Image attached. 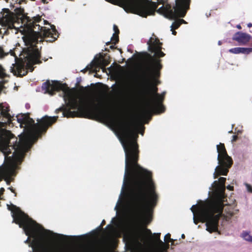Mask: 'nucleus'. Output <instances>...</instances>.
<instances>
[{"label": "nucleus", "instance_id": "obj_3", "mask_svg": "<svg viewBox=\"0 0 252 252\" xmlns=\"http://www.w3.org/2000/svg\"><path fill=\"white\" fill-rule=\"evenodd\" d=\"M7 208L11 212L13 222L18 224L20 227L23 228L26 235L28 236L25 243L28 244L29 246L32 248V251L30 252H40L39 250L45 248L46 244L51 240L52 235L64 236L44 229L19 207L13 204L7 205Z\"/></svg>", "mask_w": 252, "mask_h": 252}, {"label": "nucleus", "instance_id": "obj_5", "mask_svg": "<svg viewBox=\"0 0 252 252\" xmlns=\"http://www.w3.org/2000/svg\"><path fill=\"white\" fill-rule=\"evenodd\" d=\"M148 50L154 55L152 56L147 52L144 53L146 73L144 82L146 84H150L151 79L155 80L160 76V70L162 67L161 60L159 58L163 57L165 54L162 52V43L157 37H150L147 42Z\"/></svg>", "mask_w": 252, "mask_h": 252}, {"label": "nucleus", "instance_id": "obj_48", "mask_svg": "<svg viewBox=\"0 0 252 252\" xmlns=\"http://www.w3.org/2000/svg\"><path fill=\"white\" fill-rule=\"evenodd\" d=\"M229 133H232V132H233V131H232V130H231V131H229Z\"/></svg>", "mask_w": 252, "mask_h": 252}, {"label": "nucleus", "instance_id": "obj_33", "mask_svg": "<svg viewBox=\"0 0 252 252\" xmlns=\"http://www.w3.org/2000/svg\"><path fill=\"white\" fill-rule=\"evenodd\" d=\"M226 188L229 190H233V189H234L233 186H230V185L227 186Z\"/></svg>", "mask_w": 252, "mask_h": 252}, {"label": "nucleus", "instance_id": "obj_8", "mask_svg": "<svg viewBox=\"0 0 252 252\" xmlns=\"http://www.w3.org/2000/svg\"><path fill=\"white\" fill-rule=\"evenodd\" d=\"M17 119L18 122L21 125L27 126L33 124L31 126V132L33 138L37 140L41 138L42 135L46 132L48 128L57 122L58 116H45L41 119L37 120V123L36 124L34 123V121L30 117L29 114L18 115L17 116Z\"/></svg>", "mask_w": 252, "mask_h": 252}, {"label": "nucleus", "instance_id": "obj_6", "mask_svg": "<svg viewBox=\"0 0 252 252\" xmlns=\"http://www.w3.org/2000/svg\"><path fill=\"white\" fill-rule=\"evenodd\" d=\"M175 5L172 7L171 4L165 3L163 0L156 2L158 6L155 12L163 15L164 17L171 20H175L171 26V30H176L181 25L177 19L184 17L187 11L189 9L191 0H175ZM155 13V12H154ZM155 15V13L151 15Z\"/></svg>", "mask_w": 252, "mask_h": 252}, {"label": "nucleus", "instance_id": "obj_50", "mask_svg": "<svg viewBox=\"0 0 252 252\" xmlns=\"http://www.w3.org/2000/svg\"><path fill=\"white\" fill-rule=\"evenodd\" d=\"M109 226H111L110 225H108L107 227H108Z\"/></svg>", "mask_w": 252, "mask_h": 252}, {"label": "nucleus", "instance_id": "obj_37", "mask_svg": "<svg viewBox=\"0 0 252 252\" xmlns=\"http://www.w3.org/2000/svg\"><path fill=\"white\" fill-rule=\"evenodd\" d=\"M146 231H147L148 233H149V235H152V232H151V231L150 229H146Z\"/></svg>", "mask_w": 252, "mask_h": 252}, {"label": "nucleus", "instance_id": "obj_47", "mask_svg": "<svg viewBox=\"0 0 252 252\" xmlns=\"http://www.w3.org/2000/svg\"><path fill=\"white\" fill-rule=\"evenodd\" d=\"M218 44H219V45H221V42L220 41H219V42H218Z\"/></svg>", "mask_w": 252, "mask_h": 252}, {"label": "nucleus", "instance_id": "obj_12", "mask_svg": "<svg viewBox=\"0 0 252 252\" xmlns=\"http://www.w3.org/2000/svg\"><path fill=\"white\" fill-rule=\"evenodd\" d=\"M6 12L2 15L0 20V23L2 26L7 27V29H15L14 24L19 23L25 17L24 9L22 8H17L15 9V13L11 12L8 9H5Z\"/></svg>", "mask_w": 252, "mask_h": 252}, {"label": "nucleus", "instance_id": "obj_19", "mask_svg": "<svg viewBox=\"0 0 252 252\" xmlns=\"http://www.w3.org/2000/svg\"><path fill=\"white\" fill-rule=\"evenodd\" d=\"M109 63V62L108 61L104 59L97 58L93 63V65L95 67L100 66L102 69H104L105 67L108 65Z\"/></svg>", "mask_w": 252, "mask_h": 252}, {"label": "nucleus", "instance_id": "obj_30", "mask_svg": "<svg viewBox=\"0 0 252 252\" xmlns=\"http://www.w3.org/2000/svg\"><path fill=\"white\" fill-rule=\"evenodd\" d=\"M238 138V137L237 135H234L232 136V140H231V141L232 143L236 141L237 140Z\"/></svg>", "mask_w": 252, "mask_h": 252}, {"label": "nucleus", "instance_id": "obj_45", "mask_svg": "<svg viewBox=\"0 0 252 252\" xmlns=\"http://www.w3.org/2000/svg\"><path fill=\"white\" fill-rule=\"evenodd\" d=\"M42 1L44 3H47V2H46V0H42Z\"/></svg>", "mask_w": 252, "mask_h": 252}, {"label": "nucleus", "instance_id": "obj_46", "mask_svg": "<svg viewBox=\"0 0 252 252\" xmlns=\"http://www.w3.org/2000/svg\"><path fill=\"white\" fill-rule=\"evenodd\" d=\"M105 51H108V52L109 51V49H107V48H106L105 49Z\"/></svg>", "mask_w": 252, "mask_h": 252}, {"label": "nucleus", "instance_id": "obj_2", "mask_svg": "<svg viewBox=\"0 0 252 252\" xmlns=\"http://www.w3.org/2000/svg\"><path fill=\"white\" fill-rule=\"evenodd\" d=\"M190 210L193 214L194 223L197 224L200 221L206 222V230L210 233L218 231L219 221L221 217L228 221L239 212L233 206L226 205L222 213L223 205L220 197L194 205Z\"/></svg>", "mask_w": 252, "mask_h": 252}, {"label": "nucleus", "instance_id": "obj_7", "mask_svg": "<svg viewBox=\"0 0 252 252\" xmlns=\"http://www.w3.org/2000/svg\"><path fill=\"white\" fill-rule=\"evenodd\" d=\"M112 4L119 3L127 13L146 18L154 13L158 4L149 0H106Z\"/></svg>", "mask_w": 252, "mask_h": 252}, {"label": "nucleus", "instance_id": "obj_29", "mask_svg": "<svg viewBox=\"0 0 252 252\" xmlns=\"http://www.w3.org/2000/svg\"><path fill=\"white\" fill-rule=\"evenodd\" d=\"M246 187H247V190L251 192V193H252V187L248 184H246Z\"/></svg>", "mask_w": 252, "mask_h": 252}, {"label": "nucleus", "instance_id": "obj_23", "mask_svg": "<svg viewBox=\"0 0 252 252\" xmlns=\"http://www.w3.org/2000/svg\"><path fill=\"white\" fill-rule=\"evenodd\" d=\"M241 236L245 240L252 242V236L250 235L248 232H243Z\"/></svg>", "mask_w": 252, "mask_h": 252}, {"label": "nucleus", "instance_id": "obj_43", "mask_svg": "<svg viewBox=\"0 0 252 252\" xmlns=\"http://www.w3.org/2000/svg\"><path fill=\"white\" fill-rule=\"evenodd\" d=\"M181 237H182V238L183 239H184V238H185V234H183L182 235V236H181Z\"/></svg>", "mask_w": 252, "mask_h": 252}, {"label": "nucleus", "instance_id": "obj_15", "mask_svg": "<svg viewBox=\"0 0 252 252\" xmlns=\"http://www.w3.org/2000/svg\"><path fill=\"white\" fill-rule=\"evenodd\" d=\"M232 40L237 42L239 45H246L248 43L252 46V37L248 33L238 32L232 37Z\"/></svg>", "mask_w": 252, "mask_h": 252}, {"label": "nucleus", "instance_id": "obj_10", "mask_svg": "<svg viewBox=\"0 0 252 252\" xmlns=\"http://www.w3.org/2000/svg\"><path fill=\"white\" fill-rule=\"evenodd\" d=\"M158 89L156 86H151L146 91L147 98L146 107L143 110L142 113L144 117L148 116L149 120L152 119V113H161L165 110L163 105V96L158 93Z\"/></svg>", "mask_w": 252, "mask_h": 252}, {"label": "nucleus", "instance_id": "obj_1", "mask_svg": "<svg viewBox=\"0 0 252 252\" xmlns=\"http://www.w3.org/2000/svg\"><path fill=\"white\" fill-rule=\"evenodd\" d=\"M42 89L45 93L53 95L56 92H65L66 105L56 109V113L63 112L64 117L74 118L82 116H92L114 125L118 123L121 132V141L125 153V172L123 183H145V168L139 163L138 137L139 126L135 120H123L118 122L112 110L107 105L89 104L85 100L69 91L65 84L57 81L50 83L49 80L43 83Z\"/></svg>", "mask_w": 252, "mask_h": 252}, {"label": "nucleus", "instance_id": "obj_28", "mask_svg": "<svg viewBox=\"0 0 252 252\" xmlns=\"http://www.w3.org/2000/svg\"><path fill=\"white\" fill-rule=\"evenodd\" d=\"M113 30L114 31V33H116L117 34H119V33H120V31H119V30L118 28V27L114 25V26H113Z\"/></svg>", "mask_w": 252, "mask_h": 252}, {"label": "nucleus", "instance_id": "obj_20", "mask_svg": "<svg viewBox=\"0 0 252 252\" xmlns=\"http://www.w3.org/2000/svg\"><path fill=\"white\" fill-rule=\"evenodd\" d=\"M12 170L10 168H7L5 169L0 170V182L3 179V177L4 175H8L11 172ZM5 189L3 188L0 189V197L3 194Z\"/></svg>", "mask_w": 252, "mask_h": 252}, {"label": "nucleus", "instance_id": "obj_44", "mask_svg": "<svg viewBox=\"0 0 252 252\" xmlns=\"http://www.w3.org/2000/svg\"><path fill=\"white\" fill-rule=\"evenodd\" d=\"M60 252H66L64 251L63 250L61 249L60 250Z\"/></svg>", "mask_w": 252, "mask_h": 252}, {"label": "nucleus", "instance_id": "obj_17", "mask_svg": "<svg viewBox=\"0 0 252 252\" xmlns=\"http://www.w3.org/2000/svg\"><path fill=\"white\" fill-rule=\"evenodd\" d=\"M226 181V178L224 177H220L219 179V184L220 186V187L222 189V190L215 197H214L213 199H215L217 197H220L222 204L223 205V208L225 207L226 206H224L223 202L224 199L225 198V195H224V190H225V182Z\"/></svg>", "mask_w": 252, "mask_h": 252}, {"label": "nucleus", "instance_id": "obj_41", "mask_svg": "<svg viewBox=\"0 0 252 252\" xmlns=\"http://www.w3.org/2000/svg\"><path fill=\"white\" fill-rule=\"evenodd\" d=\"M237 28L239 29H241V26L240 25H238L237 26Z\"/></svg>", "mask_w": 252, "mask_h": 252}, {"label": "nucleus", "instance_id": "obj_35", "mask_svg": "<svg viewBox=\"0 0 252 252\" xmlns=\"http://www.w3.org/2000/svg\"><path fill=\"white\" fill-rule=\"evenodd\" d=\"M105 223H106L105 220H103L101 223V226H103V225H104L105 224Z\"/></svg>", "mask_w": 252, "mask_h": 252}, {"label": "nucleus", "instance_id": "obj_38", "mask_svg": "<svg viewBox=\"0 0 252 252\" xmlns=\"http://www.w3.org/2000/svg\"><path fill=\"white\" fill-rule=\"evenodd\" d=\"M165 94V92H163L161 94H159L160 96H163V100L164 99Z\"/></svg>", "mask_w": 252, "mask_h": 252}, {"label": "nucleus", "instance_id": "obj_4", "mask_svg": "<svg viewBox=\"0 0 252 252\" xmlns=\"http://www.w3.org/2000/svg\"><path fill=\"white\" fill-rule=\"evenodd\" d=\"M32 142V137L29 133L23 134L19 137L18 142H16V144L11 145L12 149L14 150L11 156H9L11 154L9 147L2 149L0 151V154L4 157V163L0 166V170H4L7 168H10L12 170L9 175H4L3 177V179L5 181L7 185H10L11 182L10 177L13 174L17 163L21 161L25 153L31 148Z\"/></svg>", "mask_w": 252, "mask_h": 252}, {"label": "nucleus", "instance_id": "obj_49", "mask_svg": "<svg viewBox=\"0 0 252 252\" xmlns=\"http://www.w3.org/2000/svg\"><path fill=\"white\" fill-rule=\"evenodd\" d=\"M81 89H84L83 87H81Z\"/></svg>", "mask_w": 252, "mask_h": 252}, {"label": "nucleus", "instance_id": "obj_13", "mask_svg": "<svg viewBox=\"0 0 252 252\" xmlns=\"http://www.w3.org/2000/svg\"><path fill=\"white\" fill-rule=\"evenodd\" d=\"M40 21H41L40 17L38 16L34 17L33 19L32 20H28V26H29V28L33 31L36 30V27H37V30H40L44 38H50L47 40V41H55L59 36L58 32L56 29L55 26H51V29L40 27L39 25L36 24Z\"/></svg>", "mask_w": 252, "mask_h": 252}, {"label": "nucleus", "instance_id": "obj_24", "mask_svg": "<svg viewBox=\"0 0 252 252\" xmlns=\"http://www.w3.org/2000/svg\"><path fill=\"white\" fill-rule=\"evenodd\" d=\"M154 235L155 240L158 243L161 245L164 244L163 242L160 239V233L154 234Z\"/></svg>", "mask_w": 252, "mask_h": 252}, {"label": "nucleus", "instance_id": "obj_25", "mask_svg": "<svg viewBox=\"0 0 252 252\" xmlns=\"http://www.w3.org/2000/svg\"><path fill=\"white\" fill-rule=\"evenodd\" d=\"M6 76L5 72V69L3 68L1 65L0 64V78H4Z\"/></svg>", "mask_w": 252, "mask_h": 252}, {"label": "nucleus", "instance_id": "obj_21", "mask_svg": "<svg viewBox=\"0 0 252 252\" xmlns=\"http://www.w3.org/2000/svg\"><path fill=\"white\" fill-rule=\"evenodd\" d=\"M52 241L50 240L46 245H45L43 249H40L39 250L40 252H60V250L61 249H58L56 251H50V247L52 245Z\"/></svg>", "mask_w": 252, "mask_h": 252}, {"label": "nucleus", "instance_id": "obj_14", "mask_svg": "<svg viewBox=\"0 0 252 252\" xmlns=\"http://www.w3.org/2000/svg\"><path fill=\"white\" fill-rule=\"evenodd\" d=\"M6 126V123L0 122V151L11 147V145L16 144V141L18 142L17 138L11 131L3 128Z\"/></svg>", "mask_w": 252, "mask_h": 252}, {"label": "nucleus", "instance_id": "obj_16", "mask_svg": "<svg viewBox=\"0 0 252 252\" xmlns=\"http://www.w3.org/2000/svg\"><path fill=\"white\" fill-rule=\"evenodd\" d=\"M0 110L1 111V115L5 118L7 119V125H10V124L12 123L13 117L10 115L9 112V106H5L2 104H0Z\"/></svg>", "mask_w": 252, "mask_h": 252}, {"label": "nucleus", "instance_id": "obj_26", "mask_svg": "<svg viewBox=\"0 0 252 252\" xmlns=\"http://www.w3.org/2000/svg\"><path fill=\"white\" fill-rule=\"evenodd\" d=\"M8 54V53L5 52L2 46H0V58H2L7 56Z\"/></svg>", "mask_w": 252, "mask_h": 252}, {"label": "nucleus", "instance_id": "obj_22", "mask_svg": "<svg viewBox=\"0 0 252 252\" xmlns=\"http://www.w3.org/2000/svg\"><path fill=\"white\" fill-rule=\"evenodd\" d=\"M119 34L113 33V36L111 38V41L107 42L106 43V45H109L111 42H112V43L114 44V45H116L119 42Z\"/></svg>", "mask_w": 252, "mask_h": 252}, {"label": "nucleus", "instance_id": "obj_18", "mask_svg": "<svg viewBox=\"0 0 252 252\" xmlns=\"http://www.w3.org/2000/svg\"><path fill=\"white\" fill-rule=\"evenodd\" d=\"M229 52L235 54L240 53L249 54L252 52V48L235 47L229 49Z\"/></svg>", "mask_w": 252, "mask_h": 252}, {"label": "nucleus", "instance_id": "obj_42", "mask_svg": "<svg viewBox=\"0 0 252 252\" xmlns=\"http://www.w3.org/2000/svg\"><path fill=\"white\" fill-rule=\"evenodd\" d=\"M140 134L143 135L144 134V130L143 129L142 131L140 132Z\"/></svg>", "mask_w": 252, "mask_h": 252}, {"label": "nucleus", "instance_id": "obj_34", "mask_svg": "<svg viewBox=\"0 0 252 252\" xmlns=\"http://www.w3.org/2000/svg\"><path fill=\"white\" fill-rule=\"evenodd\" d=\"M176 30H171V31H172V34L174 35H176V34H177V32L175 31Z\"/></svg>", "mask_w": 252, "mask_h": 252}, {"label": "nucleus", "instance_id": "obj_31", "mask_svg": "<svg viewBox=\"0 0 252 252\" xmlns=\"http://www.w3.org/2000/svg\"><path fill=\"white\" fill-rule=\"evenodd\" d=\"M8 189L15 194V196H17V193L16 192L15 190L12 187H9Z\"/></svg>", "mask_w": 252, "mask_h": 252}, {"label": "nucleus", "instance_id": "obj_39", "mask_svg": "<svg viewBox=\"0 0 252 252\" xmlns=\"http://www.w3.org/2000/svg\"><path fill=\"white\" fill-rule=\"evenodd\" d=\"M248 27L249 28H251V27H252V23H249V24H248Z\"/></svg>", "mask_w": 252, "mask_h": 252}, {"label": "nucleus", "instance_id": "obj_40", "mask_svg": "<svg viewBox=\"0 0 252 252\" xmlns=\"http://www.w3.org/2000/svg\"><path fill=\"white\" fill-rule=\"evenodd\" d=\"M110 48L111 49H115V47H114V45H111L110 46Z\"/></svg>", "mask_w": 252, "mask_h": 252}, {"label": "nucleus", "instance_id": "obj_36", "mask_svg": "<svg viewBox=\"0 0 252 252\" xmlns=\"http://www.w3.org/2000/svg\"><path fill=\"white\" fill-rule=\"evenodd\" d=\"M11 55L12 56H15V53L11 50H10V51H9Z\"/></svg>", "mask_w": 252, "mask_h": 252}, {"label": "nucleus", "instance_id": "obj_32", "mask_svg": "<svg viewBox=\"0 0 252 252\" xmlns=\"http://www.w3.org/2000/svg\"><path fill=\"white\" fill-rule=\"evenodd\" d=\"M178 21L181 23V24H186L187 23L183 19H177Z\"/></svg>", "mask_w": 252, "mask_h": 252}, {"label": "nucleus", "instance_id": "obj_27", "mask_svg": "<svg viewBox=\"0 0 252 252\" xmlns=\"http://www.w3.org/2000/svg\"><path fill=\"white\" fill-rule=\"evenodd\" d=\"M171 235L170 233H167L164 236V241L167 242H172L173 240L171 239Z\"/></svg>", "mask_w": 252, "mask_h": 252}, {"label": "nucleus", "instance_id": "obj_9", "mask_svg": "<svg viewBox=\"0 0 252 252\" xmlns=\"http://www.w3.org/2000/svg\"><path fill=\"white\" fill-rule=\"evenodd\" d=\"M25 45L27 46L23 49V51L27 55V67L31 72L34 70L33 65L40 64L41 53L37 47L39 41L38 37L34 35H28L23 37Z\"/></svg>", "mask_w": 252, "mask_h": 252}, {"label": "nucleus", "instance_id": "obj_11", "mask_svg": "<svg viewBox=\"0 0 252 252\" xmlns=\"http://www.w3.org/2000/svg\"><path fill=\"white\" fill-rule=\"evenodd\" d=\"M217 149L219 165L215 168L214 174L215 179L220 175H227L229 169L232 166L233 162L232 158L228 155L223 143H220L217 146Z\"/></svg>", "mask_w": 252, "mask_h": 252}]
</instances>
